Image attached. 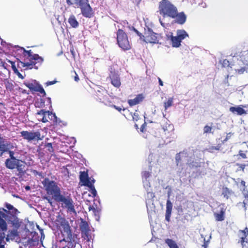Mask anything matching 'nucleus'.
<instances>
[{
  "mask_svg": "<svg viewBox=\"0 0 248 248\" xmlns=\"http://www.w3.org/2000/svg\"><path fill=\"white\" fill-rule=\"evenodd\" d=\"M42 184L47 194L51 195L55 202L61 204L62 206L67 209L68 212L76 214L72 198L70 195L62 194L60 187L55 181L45 178Z\"/></svg>",
  "mask_w": 248,
  "mask_h": 248,
  "instance_id": "f257e3e1",
  "label": "nucleus"
},
{
  "mask_svg": "<svg viewBox=\"0 0 248 248\" xmlns=\"http://www.w3.org/2000/svg\"><path fill=\"white\" fill-rule=\"evenodd\" d=\"M5 207L7 209L0 208V229L2 231L7 230V224L4 219L11 224L12 227L19 228L22 222L17 217V214L19 213L18 210L7 202L5 203Z\"/></svg>",
  "mask_w": 248,
  "mask_h": 248,
  "instance_id": "f03ea898",
  "label": "nucleus"
},
{
  "mask_svg": "<svg viewBox=\"0 0 248 248\" xmlns=\"http://www.w3.org/2000/svg\"><path fill=\"white\" fill-rule=\"evenodd\" d=\"M23 51V55L24 57V61H29V62H22L19 61V63L22 67H27L30 69L34 67L38 69V66L42 64L44 59L37 54H33L31 50H26L24 47H20Z\"/></svg>",
  "mask_w": 248,
  "mask_h": 248,
  "instance_id": "7ed1b4c3",
  "label": "nucleus"
},
{
  "mask_svg": "<svg viewBox=\"0 0 248 248\" xmlns=\"http://www.w3.org/2000/svg\"><path fill=\"white\" fill-rule=\"evenodd\" d=\"M158 12L163 17L174 18L176 16L177 7L169 0H161L158 4Z\"/></svg>",
  "mask_w": 248,
  "mask_h": 248,
  "instance_id": "20e7f679",
  "label": "nucleus"
},
{
  "mask_svg": "<svg viewBox=\"0 0 248 248\" xmlns=\"http://www.w3.org/2000/svg\"><path fill=\"white\" fill-rule=\"evenodd\" d=\"M75 8H79L84 17L91 18L93 16V11L90 6L89 0H74Z\"/></svg>",
  "mask_w": 248,
  "mask_h": 248,
  "instance_id": "39448f33",
  "label": "nucleus"
},
{
  "mask_svg": "<svg viewBox=\"0 0 248 248\" xmlns=\"http://www.w3.org/2000/svg\"><path fill=\"white\" fill-rule=\"evenodd\" d=\"M117 42L123 50H130L131 48L127 34L122 29H118L117 33Z\"/></svg>",
  "mask_w": 248,
  "mask_h": 248,
  "instance_id": "423d86ee",
  "label": "nucleus"
},
{
  "mask_svg": "<svg viewBox=\"0 0 248 248\" xmlns=\"http://www.w3.org/2000/svg\"><path fill=\"white\" fill-rule=\"evenodd\" d=\"M63 228V232L62 233V235L63 236V238L62 241L70 243H78L79 240V238H78V235L72 233L69 225L68 223L65 224Z\"/></svg>",
  "mask_w": 248,
  "mask_h": 248,
  "instance_id": "0eeeda50",
  "label": "nucleus"
},
{
  "mask_svg": "<svg viewBox=\"0 0 248 248\" xmlns=\"http://www.w3.org/2000/svg\"><path fill=\"white\" fill-rule=\"evenodd\" d=\"M162 39L160 34L154 32L152 30L148 29L144 32L143 41L146 43L161 44L159 41Z\"/></svg>",
  "mask_w": 248,
  "mask_h": 248,
  "instance_id": "6e6552de",
  "label": "nucleus"
},
{
  "mask_svg": "<svg viewBox=\"0 0 248 248\" xmlns=\"http://www.w3.org/2000/svg\"><path fill=\"white\" fill-rule=\"evenodd\" d=\"M21 136L28 141L41 140L43 136H41L39 131H22L20 132Z\"/></svg>",
  "mask_w": 248,
  "mask_h": 248,
  "instance_id": "1a4fd4ad",
  "label": "nucleus"
},
{
  "mask_svg": "<svg viewBox=\"0 0 248 248\" xmlns=\"http://www.w3.org/2000/svg\"><path fill=\"white\" fill-rule=\"evenodd\" d=\"M24 84L32 92H39L43 96H45L46 95L43 88L35 80H32L31 82H25L24 83Z\"/></svg>",
  "mask_w": 248,
  "mask_h": 248,
  "instance_id": "9d476101",
  "label": "nucleus"
},
{
  "mask_svg": "<svg viewBox=\"0 0 248 248\" xmlns=\"http://www.w3.org/2000/svg\"><path fill=\"white\" fill-rule=\"evenodd\" d=\"M80 230L81 233V237L84 240L89 242L91 238V234H90V227L88 222L81 219V223L79 225Z\"/></svg>",
  "mask_w": 248,
  "mask_h": 248,
  "instance_id": "9b49d317",
  "label": "nucleus"
},
{
  "mask_svg": "<svg viewBox=\"0 0 248 248\" xmlns=\"http://www.w3.org/2000/svg\"><path fill=\"white\" fill-rule=\"evenodd\" d=\"M108 78L111 84L115 88H119L121 85V78L118 71L111 70Z\"/></svg>",
  "mask_w": 248,
  "mask_h": 248,
  "instance_id": "f8f14e48",
  "label": "nucleus"
},
{
  "mask_svg": "<svg viewBox=\"0 0 248 248\" xmlns=\"http://www.w3.org/2000/svg\"><path fill=\"white\" fill-rule=\"evenodd\" d=\"M13 228V230H9L8 232V234L5 238L6 241H9L10 240H17L20 238L19 232L17 231V230L19 228H16L15 227Z\"/></svg>",
  "mask_w": 248,
  "mask_h": 248,
  "instance_id": "ddd939ff",
  "label": "nucleus"
},
{
  "mask_svg": "<svg viewBox=\"0 0 248 248\" xmlns=\"http://www.w3.org/2000/svg\"><path fill=\"white\" fill-rule=\"evenodd\" d=\"M36 114L40 115L42 117L41 121L44 123L48 122V120L46 117V115L48 116H51L54 117L55 119H57V117L55 113H52V112L48 110L46 111L45 109L40 110V111H38Z\"/></svg>",
  "mask_w": 248,
  "mask_h": 248,
  "instance_id": "4468645a",
  "label": "nucleus"
},
{
  "mask_svg": "<svg viewBox=\"0 0 248 248\" xmlns=\"http://www.w3.org/2000/svg\"><path fill=\"white\" fill-rule=\"evenodd\" d=\"M89 177L88 170L80 172L79 180L80 181L83 183V185L87 186L89 185H91V182Z\"/></svg>",
  "mask_w": 248,
  "mask_h": 248,
  "instance_id": "2eb2a0df",
  "label": "nucleus"
},
{
  "mask_svg": "<svg viewBox=\"0 0 248 248\" xmlns=\"http://www.w3.org/2000/svg\"><path fill=\"white\" fill-rule=\"evenodd\" d=\"M22 162V161L19 159H6L5 161L6 167L11 170L16 169L17 164L18 163Z\"/></svg>",
  "mask_w": 248,
  "mask_h": 248,
  "instance_id": "dca6fc26",
  "label": "nucleus"
},
{
  "mask_svg": "<svg viewBox=\"0 0 248 248\" xmlns=\"http://www.w3.org/2000/svg\"><path fill=\"white\" fill-rule=\"evenodd\" d=\"M144 96L142 94H138L135 98L132 99H129L128 103L130 106L136 105L143 101Z\"/></svg>",
  "mask_w": 248,
  "mask_h": 248,
  "instance_id": "f3484780",
  "label": "nucleus"
},
{
  "mask_svg": "<svg viewBox=\"0 0 248 248\" xmlns=\"http://www.w3.org/2000/svg\"><path fill=\"white\" fill-rule=\"evenodd\" d=\"M176 21L179 24H183L186 21V16L184 12L178 13L177 10L176 16H175Z\"/></svg>",
  "mask_w": 248,
  "mask_h": 248,
  "instance_id": "a211bd4d",
  "label": "nucleus"
},
{
  "mask_svg": "<svg viewBox=\"0 0 248 248\" xmlns=\"http://www.w3.org/2000/svg\"><path fill=\"white\" fill-rule=\"evenodd\" d=\"M226 209L221 208L219 213H215L214 216L217 221H222L224 220Z\"/></svg>",
  "mask_w": 248,
  "mask_h": 248,
  "instance_id": "6ab92c4d",
  "label": "nucleus"
},
{
  "mask_svg": "<svg viewBox=\"0 0 248 248\" xmlns=\"http://www.w3.org/2000/svg\"><path fill=\"white\" fill-rule=\"evenodd\" d=\"M230 111L234 114H237L239 115L246 114V111L240 106L237 107H231L230 108Z\"/></svg>",
  "mask_w": 248,
  "mask_h": 248,
  "instance_id": "aec40b11",
  "label": "nucleus"
},
{
  "mask_svg": "<svg viewBox=\"0 0 248 248\" xmlns=\"http://www.w3.org/2000/svg\"><path fill=\"white\" fill-rule=\"evenodd\" d=\"M68 22L70 26L74 28H77L79 25L78 21H77L75 16L73 15H71L68 18Z\"/></svg>",
  "mask_w": 248,
  "mask_h": 248,
  "instance_id": "412c9836",
  "label": "nucleus"
},
{
  "mask_svg": "<svg viewBox=\"0 0 248 248\" xmlns=\"http://www.w3.org/2000/svg\"><path fill=\"white\" fill-rule=\"evenodd\" d=\"M233 193V192L231 189L227 187H223L222 195L226 199L228 200Z\"/></svg>",
  "mask_w": 248,
  "mask_h": 248,
  "instance_id": "4be33fe9",
  "label": "nucleus"
},
{
  "mask_svg": "<svg viewBox=\"0 0 248 248\" xmlns=\"http://www.w3.org/2000/svg\"><path fill=\"white\" fill-rule=\"evenodd\" d=\"M170 40L172 43V46L174 47H178L181 45L182 41L177 36H173L171 35L170 36Z\"/></svg>",
  "mask_w": 248,
  "mask_h": 248,
  "instance_id": "5701e85b",
  "label": "nucleus"
},
{
  "mask_svg": "<svg viewBox=\"0 0 248 248\" xmlns=\"http://www.w3.org/2000/svg\"><path fill=\"white\" fill-rule=\"evenodd\" d=\"M177 36L182 41L186 37H188V34L184 30H179L177 31Z\"/></svg>",
  "mask_w": 248,
  "mask_h": 248,
  "instance_id": "b1692460",
  "label": "nucleus"
},
{
  "mask_svg": "<svg viewBox=\"0 0 248 248\" xmlns=\"http://www.w3.org/2000/svg\"><path fill=\"white\" fill-rule=\"evenodd\" d=\"M170 191H169L168 193V199L166 203V210L167 212H170L171 213L172 209V204L170 201Z\"/></svg>",
  "mask_w": 248,
  "mask_h": 248,
  "instance_id": "393cba45",
  "label": "nucleus"
},
{
  "mask_svg": "<svg viewBox=\"0 0 248 248\" xmlns=\"http://www.w3.org/2000/svg\"><path fill=\"white\" fill-rule=\"evenodd\" d=\"M165 243L170 248H179L176 242L172 239L167 238L165 240Z\"/></svg>",
  "mask_w": 248,
  "mask_h": 248,
  "instance_id": "a878e982",
  "label": "nucleus"
},
{
  "mask_svg": "<svg viewBox=\"0 0 248 248\" xmlns=\"http://www.w3.org/2000/svg\"><path fill=\"white\" fill-rule=\"evenodd\" d=\"M173 98L172 97L169 98L166 102L164 103V107L165 110H167L169 108L173 105Z\"/></svg>",
  "mask_w": 248,
  "mask_h": 248,
  "instance_id": "bb28decb",
  "label": "nucleus"
},
{
  "mask_svg": "<svg viewBox=\"0 0 248 248\" xmlns=\"http://www.w3.org/2000/svg\"><path fill=\"white\" fill-rule=\"evenodd\" d=\"M21 163L22 162L18 163L16 168L19 173H23L25 171L24 168L25 166L21 164Z\"/></svg>",
  "mask_w": 248,
  "mask_h": 248,
  "instance_id": "cd10ccee",
  "label": "nucleus"
},
{
  "mask_svg": "<svg viewBox=\"0 0 248 248\" xmlns=\"http://www.w3.org/2000/svg\"><path fill=\"white\" fill-rule=\"evenodd\" d=\"M45 147L47 149V150L50 153H52L54 152V149L52 147L51 143H46L45 145Z\"/></svg>",
  "mask_w": 248,
  "mask_h": 248,
  "instance_id": "c85d7f7f",
  "label": "nucleus"
},
{
  "mask_svg": "<svg viewBox=\"0 0 248 248\" xmlns=\"http://www.w3.org/2000/svg\"><path fill=\"white\" fill-rule=\"evenodd\" d=\"M183 152H180L179 153H177L176 155V156H175V160H176V165L177 166H178L179 165V163H180L182 160L181 159V154H182Z\"/></svg>",
  "mask_w": 248,
  "mask_h": 248,
  "instance_id": "c756f323",
  "label": "nucleus"
},
{
  "mask_svg": "<svg viewBox=\"0 0 248 248\" xmlns=\"http://www.w3.org/2000/svg\"><path fill=\"white\" fill-rule=\"evenodd\" d=\"M132 119L134 121H137L139 120L140 115L139 114V112L137 110H136L132 114Z\"/></svg>",
  "mask_w": 248,
  "mask_h": 248,
  "instance_id": "7c9ffc66",
  "label": "nucleus"
},
{
  "mask_svg": "<svg viewBox=\"0 0 248 248\" xmlns=\"http://www.w3.org/2000/svg\"><path fill=\"white\" fill-rule=\"evenodd\" d=\"M87 186L90 187L91 189L92 194L94 197H95L97 195V192L94 186L93 185V183H91V185H89Z\"/></svg>",
  "mask_w": 248,
  "mask_h": 248,
  "instance_id": "2f4dec72",
  "label": "nucleus"
},
{
  "mask_svg": "<svg viewBox=\"0 0 248 248\" xmlns=\"http://www.w3.org/2000/svg\"><path fill=\"white\" fill-rule=\"evenodd\" d=\"M4 84L6 89L10 91H12L13 89V85L8 81H5Z\"/></svg>",
  "mask_w": 248,
  "mask_h": 248,
  "instance_id": "473e14b6",
  "label": "nucleus"
},
{
  "mask_svg": "<svg viewBox=\"0 0 248 248\" xmlns=\"http://www.w3.org/2000/svg\"><path fill=\"white\" fill-rule=\"evenodd\" d=\"M212 129V128L211 126L206 125L203 128V133L204 134L211 133Z\"/></svg>",
  "mask_w": 248,
  "mask_h": 248,
  "instance_id": "72a5a7b5",
  "label": "nucleus"
},
{
  "mask_svg": "<svg viewBox=\"0 0 248 248\" xmlns=\"http://www.w3.org/2000/svg\"><path fill=\"white\" fill-rule=\"evenodd\" d=\"M5 237L4 232H0V245H5V242H4Z\"/></svg>",
  "mask_w": 248,
  "mask_h": 248,
  "instance_id": "f704fd0d",
  "label": "nucleus"
},
{
  "mask_svg": "<svg viewBox=\"0 0 248 248\" xmlns=\"http://www.w3.org/2000/svg\"><path fill=\"white\" fill-rule=\"evenodd\" d=\"M9 62H10L11 64L12 68L14 73H16V72H17L18 70L16 67L15 62L11 61H9Z\"/></svg>",
  "mask_w": 248,
  "mask_h": 248,
  "instance_id": "c9c22d12",
  "label": "nucleus"
},
{
  "mask_svg": "<svg viewBox=\"0 0 248 248\" xmlns=\"http://www.w3.org/2000/svg\"><path fill=\"white\" fill-rule=\"evenodd\" d=\"M151 174L149 171H144L142 172V177L147 179L150 176Z\"/></svg>",
  "mask_w": 248,
  "mask_h": 248,
  "instance_id": "e433bc0d",
  "label": "nucleus"
},
{
  "mask_svg": "<svg viewBox=\"0 0 248 248\" xmlns=\"http://www.w3.org/2000/svg\"><path fill=\"white\" fill-rule=\"evenodd\" d=\"M133 31L140 37V39L143 40L144 35H142V33L134 28H133Z\"/></svg>",
  "mask_w": 248,
  "mask_h": 248,
  "instance_id": "4c0bfd02",
  "label": "nucleus"
},
{
  "mask_svg": "<svg viewBox=\"0 0 248 248\" xmlns=\"http://www.w3.org/2000/svg\"><path fill=\"white\" fill-rule=\"evenodd\" d=\"M111 107L114 108L116 110H117L118 111L121 112L122 110H123L124 111H125L126 110V108H122L120 107H118L115 105H112L110 106Z\"/></svg>",
  "mask_w": 248,
  "mask_h": 248,
  "instance_id": "58836bf2",
  "label": "nucleus"
},
{
  "mask_svg": "<svg viewBox=\"0 0 248 248\" xmlns=\"http://www.w3.org/2000/svg\"><path fill=\"white\" fill-rule=\"evenodd\" d=\"M10 158H7V159H16V158L15 157L14 155L15 153L12 151H8Z\"/></svg>",
  "mask_w": 248,
  "mask_h": 248,
  "instance_id": "ea45409f",
  "label": "nucleus"
},
{
  "mask_svg": "<svg viewBox=\"0 0 248 248\" xmlns=\"http://www.w3.org/2000/svg\"><path fill=\"white\" fill-rule=\"evenodd\" d=\"M155 197V194L153 192H148L147 193V197L149 199H152Z\"/></svg>",
  "mask_w": 248,
  "mask_h": 248,
  "instance_id": "a19ab883",
  "label": "nucleus"
},
{
  "mask_svg": "<svg viewBox=\"0 0 248 248\" xmlns=\"http://www.w3.org/2000/svg\"><path fill=\"white\" fill-rule=\"evenodd\" d=\"M221 144H218L217 146H212L211 147L210 149L212 150H219L221 148Z\"/></svg>",
  "mask_w": 248,
  "mask_h": 248,
  "instance_id": "79ce46f5",
  "label": "nucleus"
},
{
  "mask_svg": "<svg viewBox=\"0 0 248 248\" xmlns=\"http://www.w3.org/2000/svg\"><path fill=\"white\" fill-rule=\"evenodd\" d=\"M171 214V213H170V212H166L165 219L168 222H169L170 221Z\"/></svg>",
  "mask_w": 248,
  "mask_h": 248,
  "instance_id": "37998d69",
  "label": "nucleus"
},
{
  "mask_svg": "<svg viewBox=\"0 0 248 248\" xmlns=\"http://www.w3.org/2000/svg\"><path fill=\"white\" fill-rule=\"evenodd\" d=\"M236 165L239 166L240 170H242L243 171H244V169L246 166V165L237 163L236 164Z\"/></svg>",
  "mask_w": 248,
  "mask_h": 248,
  "instance_id": "c03bdc74",
  "label": "nucleus"
},
{
  "mask_svg": "<svg viewBox=\"0 0 248 248\" xmlns=\"http://www.w3.org/2000/svg\"><path fill=\"white\" fill-rule=\"evenodd\" d=\"M0 148H4V139L0 136Z\"/></svg>",
  "mask_w": 248,
  "mask_h": 248,
  "instance_id": "a18cd8bd",
  "label": "nucleus"
},
{
  "mask_svg": "<svg viewBox=\"0 0 248 248\" xmlns=\"http://www.w3.org/2000/svg\"><path fill=\"white\" fill-rule=\"evenodd\" d=\"M238 155L244 159L247 158L246 154L245 153H243V152L241 150L239 152Z\"/></svg>",
  "mask_w": 248,
  "mask_h": 248,
  "instance_id": "49530a36",
  "label": "nucleus"
},
{
  "mask_svg": "<svg viewBox=\"0 0 248 248\" xmlns=\"http://www.w3.org/2000/svg\"><path fill=\"white\" fill-rule=\"evenodd\" d=\"M241 232L244 234V237H247L248 235V229L247 228H246L244 230H243Z\"/></svg>",
  "mask_w": 248,
  "mask_h": 248,
  "instance_id": "de8ad7c7",
  "label": "nucleus"
},
{
  "mask_svg": "<svg viewBox=\"0 0 248 248\" xmlns=\"http://www.w3.org/2000/svg\"><path fill=\"white\" fill-rule=\"evenodd\" d=\"M208 241H205V239H204V243L202 245V247H203L204 248H207L208 246Z\"/></svg>",
  "mask_w": 248,
  "mask_h": 248,
  "instance_id": "09e8293b",
  "label": "nucleus"
},
{
  "mask_svg": "<svg viewBox=\"0 0 248 248\" xmlns=\"http://www.w3.org/2000/svg\"><path fill=\"white\" fill-rule=\"evenodd\" d=\"M74 73L75 74V76H74V80L76 82H78L79 80V78H78V74H77V73L75 71H74Z\"/></svg>",
  "mask_w": 248,
  "mask_h": 248,
  "instance_id": "8fccbe9b",
  "label": "nucleus"
},
{
  "mask_svg": "<svg viewBox=\"0 0 248 248\" xmlns=\"http://www.w3.org/2000/svg\"><path fill=\"white\" fill-rule=\"evenodd\" d=\"M245 238H246L245 237H242L241 238V240H240V243H241V245H242L243 248H244V247L245 246L244 244L245 242Z\"/></svg>",
  "mask_w": 248,
  "mask_h": 248,
  "instance_id": "3c124183",
  "label": "nucleus"
},
{
  "mask_svg": "<svg viewBox=\"0 0 248 248\" xmlns=\"http://www.w3.org/2000/svg\"><path fill=\"white\" fill-rule=\"evenodd\" d=\"M15 74L17 75L19 78H20L21 79H23L24 78V77L18 71Z\"/></svg>",
  "mask_w": 248,
  "mask_h": 248,
  "instance_id": "603ef678",
  "label": "nucleus"
},
{
  "mask_svg": "<svg viewBox=\"0 0 248 248\" xmlns=\"http://www.w3.org/2000/svg\"><path fill=\"white\" fill-rule=\"evenodd\" d=\"M245 70L246 69L245 67H242L240 69H238L237 71L239 74H242L245 71Z\"/></svg>",
  "mask_w": 248,
  "mask_h": 248,
  "instance_id": "864d4df0",
  "label": "nucleus"
},
{
  "mask_svg": "<svg viewBox=\"0 0 248 248\" xmlns=\"http://www.w3.org/2000/svg\"><path fill=\"white\" fill-rule=\"evenodd\" d=\"M66 1L68 6H71L74 4V2H72L71 0H66Z\"/></svg>",
  "mask_w": 248,
  "mask_h": 248,
  "instance_id": "5fc2aeb1",
  "label": "nucleus"
},
{
  "mask_svg": "<svg viewBox=\"0 0 248 248\" xmlns=\"http://www.w3.org/2000/svg\"><path fill=\"white\" fill-rule=\"evenodd\" d=\"M56 82V81H48L46 83L47 85H51L55 84Z\"/></svg>",
  "mask_w": 248,
  "mask_h": 248,
  "instance_id": "6e6d98bb",
  "label": "nucleus"
},
{
  "mask_svg": "<svg viewBox=\"0 0 248 248\" xmlns=\"http://www.w3.org/2000/svg\"><path fill=\"white\" fill-rule=\"evenodd\" d=\"M158 82H159V84L160 86H163V82L159 78H158Z\"/></svg>",
  "mask_w": 248,
  "mask_h": 248,
  "instance_id": "4d7b16f0",
  "label": "nucleus"
},
{
  "mask_svg": "<svg viewBox=\"0 0 248 248\" xmlns=\"http://www.w3.org/2000/svg\"><path fill=\"white\" fill-rule=\"evenodd\" d=\"M45 199L48 201V203H49L51 205H52V200L48 197H46Z\"/></svg>",
  "mask_w": 248,
  "mask_h": 248,
  "instance_id": "13d9d810",
  "label": "nucleus"
},
{
  "mask_svg": "<svg viewBox=\"0 0 248 248\" xmlns=\"http://www.w3.org/2000/svg\"><path fill=\"white\" fill-rule=\"evenodd\" d=\"M4 152V148H0V156L2 155Z\"/></svg>",
  "mask_w": 248,
  "mask_h": 248,
  "instance_id": "bf43d9fd",
  "label": "nucleus"
},
{
  "mask_svg": "<svg viewBox=\"0 0 248 248\" xmlns=\"http://www.w3.org/2000/svg\"><path fill=\"white\" fill-rule=\"evenodd\" d=\"M245 182L243 180H242L241 182V184L242 186H243L244 187H246V186H245Z\"/></svg>",
  "mask_w": 248,
  "mask_h": 248,
  "instance_id": "052dcab7",
  "label": "nucleus"
},
{
  "mask_svg": "<svg viewBox=\"0 0 248 248\" xmlns=\"http://www.w3.org/2000/svg\"><path fill=\"white\" fill-rule=\"evenodd\" d=\"M145 124V123H144L143 124H142L140 130H141V131L142 132H143L144 126Z\"/></svg>",
  "mask_w": 248,
  "mask_h": 248,
  "instance_id": "680f3d73",
  "label": "nucleus"
},
{
  "mask_svg": "<svg viewBox=\"0 0 248 248\" xmlns=\"http://www.w3.org/2000/svg\"><path fill=\"white\" fill-rule=\"evenodd\" d=\"M42 238H43V239H44V238H45V235H44V234L43 233V231H42V232H41V241H42Z\"/></svg>",
  "mask_w": 248,
  "mask_h": 248,
  "instance_id": "e2e57ef3",
  "label": "nucleus"
},
{
  "mask_svg": "<svg viewBox=\"0 0 248 248\" xmlns=\"http://www.w3.org/2000/svg\"><path fill=\"white\" fill-rule=\"evenodd\" d=\"M230 137H231V133H229L227 134L226 138H228V139L229 140L230 138Z\"/></svg>",
  "mask_w": 248,
  "mask_h": 248,
  "instance_id": "0e129e2a",
  "label": "nucleus"
},
{
  "mask_svg": "<svg viewBox=\"0 0 248 248\" xmlns=\"http://www.w3.org/2000/svg\"><path fill=\"white\" fill-rule=\"evenodd\" d=\"M228 140V138H226L223 140H222V143L221 144H223L224 143H225L226 141H227V140Z\"/></svg>",
  "mask_w": 248,
  "mask_h": 248,
  "instance_id": "69168bd1",
  "label": "nucleus"
},
{
  "mask_svg": "<svg viewBox=\"0 0 248 248\" xmlns=\"http://www.w3.org/2000/svg\"><path fill=\"white\" fill-rule=\"evenodd\" d=\"M246 243L247 244V245H245L244 248H248V242L246 241Z\"/></svg>",
  "mask_w": 248,
  "mask_h": 248,
  "instance_id": "338daca9",
  "label": "nucleus"
},
{
  "mask_svg": "<svg viewBox=\"0 0 248 248\" xmlns=\"http://www.w3.org/2000/svg\"><path fill=\"white\" fill-rule=\"evenodd\" d=\"M0 248H5L4 245H0Z\"/></svg>",
  "mask_w": 248,
  "mask_h": 248,
  "instance_id": "774afa93",
  "label": "nucleus"
}]
</instances>
